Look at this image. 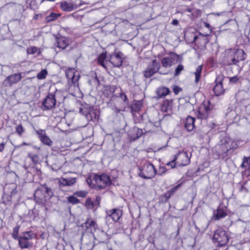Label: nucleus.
<instances>
[{"label":"nucleus","instance_id":"obj_1","mask_svg":"<svg viewBox=\"0 0 250 250\" xmlns=\"http://www.w3.org/2000/svg\"><path fill=\"white\" fill-rule=\"evenodd\" d=\"M237 146L236 142L225 136L220 138L219 142L215 146V151L219 157H222L224 159L228 156L229 151L236 148Z\"/></svg>","mask_w":250,"mask_h":250},{"label":"nucleus","instance_id":"obj_2","mask_svg":"<svg viewBox=\"0 0 250 250\" xmlns=\"http://www.w3.org/2000/svg\"><path fill=\"white\" fill-rule=\"evenodd\" d=\"M88 184L93 188L100 190L105 188L111 184L110 177L105 174L95 175L92 179H87Z\"/></svg>","mask_w":250,"mask_h":250},{"label":"nucleus","instance_id":"obj_3","mask_svg":"<svg viewBox=\"0 0 250 250\" xmlns=\"http://www.w3.org/2000/svg\"><path fill=\"white\" fill-rule=\"evenodd\" d=\"M35 234L32 231H26L21 233L17 240L19 247L21 249H28L33 246V239Z\"/></svg>","mask_w":250,"mask_h":250},{"label":"nucleus","instance_id":"obj_4","mask_svg":"<svg viewBox=\"0 0 250 250\" xmlns=\"http://www.w3.org/2000/svg\"><path fill=\"white\" fill-rule=\"evenodd\" d=\"M65 75L68 80L69 89L73 88L75 91L79 90L78 81L80 74L74 68H68L65 70Z\"/></svg>","mask_w":250,"mask_h":250},{"label":"nucleus","instance_id":"obj_5","mask_svg":"<svg viewBox=\"0 0 250 250\" xmlns=\"http://www.w3.org/2000/svg\"><path fill=\"white\" fill-rule=\"evenodd\" d=\"M53 195L54 192L52 189L48 188L45 184L41 185L34 193L35 200L40 202L45 201L46 198H50Z\"/></svg>","mask_w":250,"mask_h":250},{"label":"nucleus","instance_id":"obj_6","mask_svg":"<svg viewBox=\"0 0 250 250\" xmlns=\"http://www.w3.org/2000/svg\"><path fill=\"white\" fill-rule=\"evenodd\" d=\"M212 240L219 246H224L229 240L228 232L222 228H219L214 232Z\"/></svg>","mask_w":250,"mask_h":250},{"label":"nucleus","instance_id":"obj_7","mask_svg":"<svg viewBox=\"0 0 250 250\" xmlns=\"http://www.w3.org/2000/svg\"><path fill=\"white\" fill-rule=\"evenodd\" d=\"M140 172L138 175L145 179H149L153 177L156 173V170L152 164L146 163L143 167H139Z\"/></svg>","mask_w":250,"mask_h":250},{"label":"nucleus","instance_id":"obj_8","mask_svg":"<svg viewBox=\"0 0 250 250\" xmlns=\"http://www.w3.org/2000/svg\"><path fill=\"white\" fill-rule=\"evenodd\" d=\"M160 68V64L157 62L156 60H153L152 62L148 64L146 70L144 72V75L146 78H150L156 72H159L160 74H167V73H162L159 71Z\"/></svg>","mask_w":250,"mask_h":250},{"label":"nucleus","instance_id":"obj_9","mask_svg":"<svg viewBox=\"0 0 250 250\" xmlns=\"http://www.w3.org/2000/svg\"><path fill=\"white\" fill-rule=\"evenodd\" d=\"M56 104V100L55 95L49 93L42 102V109L43 110L51 109Z\"/></svg>","mask_w":250,"mask_h":250},{"label":"nucleus","instance_id":"obj_10","mask_svg":"<svg viewBox=\"0 0 250 250\" xmlns=\"http://www.w3.org/2000/svg\"><path fill=\"white\" fill-rule=\"evenodd\" d=\"M106 215L105 217L106 219L112 220L114 222H117L119 220L122 216V210L118 208H114L106 211Z\"/></svg>","mask_w":250,"mask_h":250},{"label":"nucleus","instance_id":"obj_11","mask_svg":"<svg viewBox=\"0 0 250 250\" xmlns=\"http://www.w3.org/2000/svg\"><path fill=\"white\" fill-rule=\"evenodd\" d=\"M21 79V74L15 73L8 76L3 81V85L6 87L11 86L13 84L17 83Z\"/></svg>","mask_w":250,"mask_h":250},{"label":"nucleus","instance_id":"obj_12","mask_svg":"<svg viewBox=\"0 0 250 250\" xmlns=\"http://www.w3.org/2000/svg\"><path fill=\"white\" fill-rule=\"evenodd\" d=\"M224 76L223 75L218 76L215 80V85L213 88V91L215 95L218 96L224 92V89L223 86V81Z\"/></svg>","mask_w":250,"mask_h":250},{"label":"nucleus","instance_id":"obj_13","mask_svg":"<svg viewBox=\"0 0 250 250\" xmlns=\"http://www.w3.org/2000/svg\"><path fill=\"white\" fill-rule=\"evenodd\" d=\"M234 52V49L232 48L226 51V63L228 65H236Z\"/></svg>","mask_w":250,"mask_h":250},{"label":"nucleus","instance_id":"obj_14","mask_svg":"<svg viewBox=\"0 0 250 250\" xmlns=\"http://www.w3.org/2000/svg\"><path fill=\"white\" fill-rule=\"evenodd\" d=\"M234 56L236 61V65L240 61H244L247 58V55L243 49H234Z\"/></svg>","mask_w":250,"mask_h":250},{"label":"nucleus","instance_id":"obj_15","mask_svg":"<svg viewBox=\"0 0 250 250\" xmlns=\"http://www.w3.org/2000/svg\"><path fill=\"white\" fill-rule=\"evenodd\" d=\"M110 62L114 66L119 67L122 65L123 60L119 54H115L111 56Z\"/></svg>","mask_w":250,"mask_h":250},{"label":"nucleus","instance_id":"obj_16","mask_svg":"<svg viewBox=\"0 0 250 250\" xmlns=\"http://www.w3.org/2000/svg\"><path fill=\"white\" fill-rule=\"evenodd\" d=\"M61 8L64 11H71L78 8L76 4L71 2L63 1L61 3Z\"/></svg>","mask_w":250,"mask_h":250},{"label":"nucleus","instance_id":"obj_17","mask_svg":"<svg viewBox=\"0 0 250 250\" xmlns=\"http://www.w3.org/2000/svg\"><path fill=\"white\" fill-rule=\"evenodd\" d=\"M195 118L188 116L185 121V127L188 131H191L193 130V129L195 127L194 122Z\"/></svg>","mask_w":250,"mask_h":250},{"label":"nucleus","instance_id":"obj_18","mask_svg":"<svg viewBox=\"0 0 250 250\" xmlns=\"http://www.w3.org/2000/svg\"><path fill=\"white\" fill-rule=\"evenodd\" d=\"M227 215V212L224 209L218 208L214 212L213 216L214 220H219L222 218H225Z\"/></svg>","mask_w":250,"mask_h":250},{"label":"nucleus","instance_id":"obj_19","mask_svg":"<svg viewBox=\"0 0 250 250\" xmlns=\"http://www.w3.org/2000/svg\"><path fill=\"white\" fill-rule=\"evenodd\" d=\"M55 45L60 48L64 49L68 45V40L64 37L57 38Z\"/></svg>","mask_w":250,"mask_h":250},{"label":"nucleus","instance_id":"obj_20","mask_svg":"<svg viewBox=\"0 0 250 250\" xmlns=\"http://www.w3.org/2000/svg\"><path fill=\"white\" fill-rule=\"evenodd\" d=\"M142 106V103L140 101H135L133 104L129 106L130 110L132 112L139 111Z\"/></svg>","mask_w":250,"mask_h":250},{"label":"nucleus","instance_id":"obj_21","mask_svg":"<svg viewBox=\"0 0 250 250\" xmlns=\"http://www.w3.org/2000/svg\"><path fill=\"white\" fill-rule=\"evenodd\" d=\"M178 154L184 159L182 162L180 164V165L185 166L189 164L190 158L188 157V154L187 152L183 151L178 153Z\"/></svg>","mask_w":250,"mask_h":250},{"label":"nucleus","instance_id":"obj_22","mask_svg":"<svg viewBox=\"0 0 250 250\" xmlns=\"http://www.w3.org/2000/svg\"><path fill=\"white\" fill-rule=\"evenodd\" d=\"M132 131L134 134L132 135L131 137L133 140H135L140 138L143 134V130L137 127L134 126L132 129Z\"/></svg>","mask_w":250,"mask_h":250},{"label":"nucleus","instance_id":"obj_23","mask_svg":"<svg viewBox=\"0 0 250 250\" xmlns=\"http://www.w3.org/2000/svg\"><path fill=\"white\" fill-rule=\"evenodd\" d=\"M202 69H203V66L202 65H199L197 67L196 69V70L195 71V72L194 73V75H195V81H194V82L195 83H196V84H197L200 80V79H201V73H202Z\"/></svg>","mask_w":250,"mask_h":250},{"label":"nucleus","instance_id":"obj_24","mask_svg":"<svg viewBox=\"0 0 250 250\" xmlns=\"http://www.w3.org/2000/svg\"><path fill=\"white\" fill-rule=\"evenodd\" d=\"M60 16V15L59 14L51 12L49 15L45 17V21L46 22L48 23L56 20Z\"/></svg>","mask_w":250,"mask_h":250},{"label":"nucleus","instance_id":"obj_25","mask_svg":"<svg viewBox=\"0 0 250 250\" xmlns=\"http://www.w3.org/2000/svg\"><path fill=\"white\" fill-rule=\"evenodd\" d=\"M170 92L169 89L166 87H160L157 90V94L159 97H162L168 95Z\"/></svg>","mask_w":250,"mask_h":250},{"label":"nucleus","instance_id":"obj_26","mask_svg":"<svg viewBox=\"0 0 250 250\" xmlns=\"http://www.w3.org/2000/svg\"><path fill=\"white\" fill-rule=\"evenodd\" d=\"M172 60L169 57H165L162 60V64L164 67H170L171 66Z\"/></svg>","mask_w":250,"mask_h":250},{"label":"nucleus","instance_id":"obj_27","mask_svg":"<svg viewBox=\"0 0 250 250\" xmlns=\"http://www.w3.org/2000/svg\"><path fill=\"white\" fill-rule=\"evenodd\" d=\"M28 157L32 160L34 164L36 165L39 163L40 158L38 155L29 152L28 153Z\"/></svg>","mask_w":250,"mask_h":250},{"label":"nucleus","instance_id":"obj_28","mask_svg":"<svg viewBox=\"0 0 250 250\" xmlns=\"http://www.w3.org/2000/svg\"><path fill=\"white\" fill-rule=\"evenodd\" d=\"M20 228V226L19 225H17L15 227H14L13 229V231L12 233V236L13 239L15 240H18L20 236H19V231Z\"/></svg>","mask_w":250,"mask_h":250},{"label":"nucleus","instance_id":"obj_29","mask_svg":"<svg viewBox=\"0 0 250 250\" xmlns=\"http://www.w3.org/2000/svg\"><path fill=\"white\" fill-rule=\"evenodd\" d=\"M40 140L42 143L48 146H51L52 143L51 140L46 134L42 137Z\"/></svg>","mask_w":250,"mask_h":250},{"label":"nucleus","instance_id":"obj_30","mask_svg":"<svg viewBox=\"0 0 250 250\" xmlns=\"http://www.w3.org/2000/svg\"><path fill=\"white\" fill-rule=\"evenodd\" d=\"M208 116L209 115L208 113L205 112L203 110H200L197 115V118L201 119V120L207 119Z\"/></svg>","mask_w":250,"mask_h":250},{"label":"nucleus","instance_id":"obj_31","mask_svg":"<svg viewBox=\"0 0 250 250\" xmlns=\"http://www.w3.org/2000/svg\"><path fill=\"white\" fill-rule=\"evenodd\" d=\"M173 102L172 100H166L164 101L163 107L165 108L166 110H168L171 109L172 107Z\"/></svg>","mask_w":250,"mask_h":250},{"label":"nucleus","instance_id":"obj_32","mask_svg":"<svg viewBox=\"0 0 250 250\" xmlns=\"http://www.w3.org/2000/svg\"><path fill=\"white\" fill-rule=\"evenodd\" d=\"M67 201L69 203L73 205L77 204L80 203V200L73 195L67 197Z\"/></svg>","mask_w":250,"mask_h":250},{"label":"nucleus","instance_id":"obj_33","mask_svg":"<svg viewBox=\"0 0 250 250\" xmlns=\"http://www.w3.org/2000/svg\"><path fill=\"white\" fill-rule=\"evenodd\" d=\"M85 226L87 228L89 227H93L94 229H96L97 227L96 223L94 220H87L85 223Z\"/></svg>","mask_w":250,"mask_h":250},{"label":"nucleus","instance_id":"obj_34","mask_svg":"<svg viewBox=\"0 0 250 250\" xmlns=\"http://www.w3.org/2000/svg\"><path fill=\"white\" fill-rule=\"evenodd\" d=\"M105 58H106L105 54L104 53H102L98 57V62L99 64H100L101 65L104 66V67H105L104 63V60L105 59Z\"/></svg>","mask_w":250,"mask_h":250},{"label":"nucleus","instance_id":"obj_35","mask_svg":"<svg viewBox=\"0 0 250 250\" xmlns=\"http://www.w3.org/2000/svg\"><path fill=\"white\" fill-rule=\"evenodd\" d=\"M47 75V70L46 69H43L38 74L37 77L39 80H42L46 78Z\"/></svg>","mask_w":250,"mask_h":250},{"label":"nucleus","instance_id":"obj_36","mask_svg":"<svg viewBox=\"0 0 250 250\" xmlns=\"http://www.w3.org/2000/svg\"><path fill=\"white\" fill-rule=\"evenodd\" d=\"M7 188L11 189L10 191L11 195H14L17 193V186L14 184H11L7 186Z\"/></svg>","mask_w":250,"mask_h":250},{"label":"nucleus","instance_id":"obj_37","mask_svg":"<svg viewBox=\"0 0 250 250\" xmlns=\"http://www.w3.org/2000/svg\"><path fill=\"white\" fill-rule=\"evenodd\" d=\"M178 156H179V154L174 155L173 159L171 161L168 162L167 164V165L170 166L171 168H174L176 166V161L178 159Z\"/></svg>","mask_w":250,"mask_h":250},{"label":"nucleus","instance_id":"obj_38","mask_svg":"<svg viewBox=\"0 0 250 250\" xmlns=\"http://www.w3.org/2000/svg\"><path fill=\"white\" fill-rule=\"evenodd\" d=\"M184 67L183 64H179L177 67L175 68L174 72V76H179L181 72L184 70Z\"/></svg>","mask_w":250,"mask_h":250},{"label":"nucleus","instance_id":"obj_39","mask_svg":"<svg viewBox=\"0 0 250 250\" xmlns=\"http://www.w3.org/2000/svg\"><path fill=\"white\" fill-rule=\"evenodd\" d=\"M241 167H250V157H244Z\"/></svg>","mask_w":250,"mask_h":250},{"label":"nucleus","instance_id":"obj_40","mask_svg":"<svg viewBox=\"0 0 250 250\" xmlns=\"http://www.w3.org/2000/svg\"><path fill=\"white\" fill-rule=\"evenodd\" d=\"M85 206L88 209H93L94 208V203L92 201L90 198H87L85 202Z\"/></svg>","mask_w":250,"mask_h":250},{"label":"nucleus","instance_id":"obj_41","mask_svg":"<svg viewBox=\"0 0 250 250\" xmlns=\"http://www.w3.org/2000/svg\"><path fill=\"white\" fill-rule=\"evenodd\" d=\"M16 131L19 136H21L24 132V129L21 124L18 125L16 127Z\"/></svg>","mask_w":250,"mask_h":250},{"label":"nucleus","instance_id":"obj_42","mask_svg":"<svg viewBox=\"0 0 250 250\" xmlns=\"http://www.w3.org/2000/svg\"><path fill=\"white\" fill-rule=\"evenodd\" d=\"M87 192L83 190L77 191L74 193L75 195L82 198L85 197L87 195Z\"/></svg>","mask_w":250,"mask_h":250},{"label":"nucleus","instance_id":"obj_43","mask_svg":"<svg viewBox=\"0 0 250 250\" xmlns=\"http://www.w3.org/2000/svg\"><path fill=\"white\" fill-rule=\"evenodd\" d=\"M37 48L35 46H31L27 48V53L28 54H34L37 51Z\"/></svg>","mask_w":250,"mask_h":250},{"label":"nucleus","instance_id":"obj_44","mask_svg":"<svg viewBox=\"0 0 250 250\" xmlns=\"http://www.w3.org/2000/svg\"><path fill=\"white\" fill-rule=\"evenodd\" d=\"M204 24H205V27L209 29L208 33H206V34H204L203 33H199V35H201V36L205 37V36H208L211 33L212 30L210 29L211 26H210V24L208 23L204 22Z\"/></svg>","mask_w":250,"mask_h":250},{"label":"nucleus","instance_id":"obj_45","mask_svg":"<svg viewBox=\"0 0 250 250\" xmlns=\"http://www.w3.org/2000/svg\"><path fill=\"white\" fill-rule=\"evenodd\" d=\"M36 133L39 135L40 139H41L42 137L46 134L45 130L42 129L36 130Z\"/></svg>","mask_w":250,"mask_h":250},{"label":"nucleus","instance_id":"obj_46","mask_svg":"<svg viewBox=\"0 0 250 250\" xmlns=\"http://www.w3.org/2000/svg\"><path fill=\"white\" fill-rule=\"evenodd\" d=\"M76 182V179L75 178H71L67 179V186L70 187L74 185Z\"/></svg>","mask_w":250,"mask_h":250},{"label":"nucleus","instance_id":"obj_47","mask_svg":"<svg viewBox=\"0 0 250 250\" xmlns=\"http://www.w3.org/2000/svg\"><path fill=\"white\" fill-rule=\"evenodd\" d=\"M181 185V184H179L178 185L171 188L168 191L172 194V195H173L174 192L180 188Z\"/></svg>","mask_w":250,"mask_h":250},{"label":"nucleus","instance_id":"obj_48","mask_svg":"<svg viewBox=\"0 0 250 250\" xmlns=\"http://www.w3.org/2000/svg\"><path fill=\"white\" fill-rule=\"evenodd\" d=\"M167 170V169L165 167H160L158 170V174L162 175L165 173Z\"/></svg>","mask_w":250,"mask_h":250},{"label":"nucleus","instance_id":"obj_49","mask_svg":"<svg viewBox=\"0 0 250 250\" xmlns=\"http://www.w3.org/2000/svg\"><path fill=\"white\" fill-rule=\"evenodd\" d=\"M59 183L62 186H67V179L63 178H61L59 180Z\"/></svg>","mask_w":250,"mask_h":250},{"label":"nucleus","instance_id":"obj_50","mask_svg":"<svg viewBox=\"0 0 250 250\" xmlns=\"http://www.w3.org/2000/svg\"><path fill=\"white\" fill-rule=\"evenodd\" d=\"M120 97L125 103L128 104V99L125 93H121Z\"/></svg>","mask_w":250,"mask_h":250},{"label":"nucleus","instance_id":"obj_51","mask_svg":"<svg viewBox=\"0 0 250 250\" xmlns=\"http://www.w3.org/2000/svg\"><path fill=\"white\" fill-rule=\"evenodd\" d=\"M239 81V78L237 76L229 78V82L232 83H236Z\"/></svg>","mask_w":250,"mask_h":250},{"label":"nucleus","instance_id":"obj_52","mask_svg":"<svg viewBox=\"0 0 250 250\" xmlns=\"http://www.w3.org/2000/svg\"><path fill=\"white\" fill-rule=\"evenodd\" d=\"M100 201H101V197L99 196H97L96 197L94 201L93 202L94 203V207L95 206H99L100 203Z\"/></svg>","mask_w":250,"mask_h":250},{"label":"nucleus","instance_id":"obj_53","mask_svg":"<svg viewBox=\"0 0 250 250\" xmlns=\"http://www.w3.org/2000/svg\"><path fill=\"white\" fill-rule=\"evenodd\" d=\"M172 194L168 190L164 194V197L166 199V200H168L171 196Z\"/></svg>","mask_w":250,"mask_h":250},{"label":"nucleus","instance_id":"obj_54","mask_svg":"<svg viewBox=\"0 0 250 250\" xmlns=\"http://www.w3.org/2000/svg\"><path fill=\"white\" fill-rule=\"evenodd\" d=\"M109 90L110 91V93L111 94H113V93L115 91V86H112V87H106V89H105V90Z\"/></svg>","mask_w":250,"mask_h":250},{"label":"nucleus","instance_id":"obj_55","mask_svg":"<svg viewBox=\"0 0 250 250\" xmlns=\"http://www.w3.org/2000/svg\"><path fill=\"white\" fill-rule=\"evenodd\" d=\"M181 90V88L179 87L178 86H175L173 88V92L175 94H178L179 92Z\"/></svg>","mask_w":250,"mask_h":250},{"label":"nucleus","instance_id":"obj_56","mask_svg":"<svg viewBox=\"0 0 250 250\" xmlns=\"http://www.w3.org/2000/svg\"><path fill=\"white\" fill-rule=\"evenodd\" d=\"M205 112H207L208 113V114L209 115V113H210V112L211 111V109L210 108L209 106H205V108L204 109H203Z\"/></svg>","mask_w":250,"mask_h":250},{"label":"nucleus","instance_id":"obj_57","mask_svg":"<svg viewBox=\"0 0 250 250\" xmlns=\"http://www.w3.org/2000/svg\"><path fill=\"white\" fill-rule=\"evenodd\" d=\"M209 224V222H208V221L206 222L205 223V226L202 227V230H205L208 227Z\"/></svg>","mask_w":250,"mask_h":250},{"label":"nucleus","instance_id":"obj_58","mask_svg":"<svg viewBox=\"0 0 250 250\" xmlns=\"http://www.w3.org/2000/svg\"><path fill=\"white\" fill-rule=\"evenodd\" d=\"M171 23L173 25H177L179 23V21L177 20L174 19V20H173Z\"/></svg>","mask_w":250,"mask_h":250},{"label":"nucleus","instance_id":"obj_59","mask_svg":"<svg viewBox=\"0 0 250 250\" xmlns=\"http://www.w3.org/2000/svg\"><path fill=\"white\" fill-rule=\"evenodd\" d=\"M5 144L3 143L0 144V152H1L4 148Z\"/></svg>","mask_w":250,"mask_h":250},{"label":"nucleus","instance_id":"obj_60","mask_svg":"<svg viewBox=\"0 0 250 250\" xmlns=\"http://www.w3.org/2000/svg\"><path fill=\"white\" fill-rule=\"evenodd\" d=\"M187 12H191V9H190V8H188L186 10Z\"/></svg>","mask_w":250,"mask_h":250},{"label":"nucleus","instance_id":"obj_61","mask_svg":"<svg viewBox=\"0 0 250 250\" xmlns=\"http://www.w3.org/2000/svg\"><path fill=\"white\" fill-rule=\"evenodd\" d=\"M121 110L118 108H116V112L117 113H119L120 112Z\"/></svg>","mask_w":250,"mask_h":250},{"label":"nucleus","instance_id":"obj_62","mask_svg":"<svg viewBox=\"0 0 250 250\" xmlns=\"http://www.w3.org/2000/svg\"><path fill=\"white\" fill-rule=\"evenodd\" d=\"M37 17H38V15H36L34 17V19H37Z\"/></svg>","mask_w":250,"mask_h":250},{"label":"nucleus","instance_id":"obj_63","mask_svg":"<svg viewBox=\"0 0 250 250\" xmlns=\"http://www.w3.org/2000/svg\"><path fill=\"white\" fill-rule=\"evenodd\" d=\"M197 38V36H195L194 38V40H196Z\"/></svg>","mask_w":250,"mask_h":250},{"label":"nucleus","instance_id":"obj_64","mask_svg":"<svg viewBox=\"0 0 250 250\" xmlns=\"http://www.w3.org/2000/svg\"><path fill=\"white\" fill-rule=\"evenodd\" d=\"M80 112H81L82 111V109L81 108H80Z\"/></svg>","mask_w":250,"mask_h":250}]
</instances>
